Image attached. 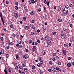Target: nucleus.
Wrapping results in <instances>:
<instances>
[{
    "label": "nucleus",
    "instance_id": "nucleus-46",
    "mask_svg": "<svg viewBox=\"0 0 74 74\" xmlns=\"http://www.w3.org/2000/svg\"><path fill=\"white\" fill-rule=\"evenodd\" d=\"M29 43H32V40H29Z\"/></svg>",
    "mask_w": 74,
    "mask_h": 74
},
{
    "label": "nucleus",
    "instance_id": "nucleus-28",
    "mask_svg": "<svg viewBox=\"0 0 74 74\" xmlns=\"http://www.w3.org/2000/svg\"><path fill=\"white\" fill-rule=\"evenodd\" d=\"M40 62V64H43V63H44V61H43V60H42Z\"/></svg>",
    "mask_w": 74,
    "mask_h": 74
},
{
    "label": "nucleus",
    "instance_id": "nucleus-38",
    "mask_svg": "<svg viewBox=\"0 0 74 74\" xmlns=\"http://www.w3.org/2000/svg\"><path fill=\"white\" fill-rule=\"evenodd\" d=\"M8 71H9V72H11V71H12V69H11L9 68L8 69Z\"/></svg>",
    "mask_w": 74,
    "mask_h": 74
},
{
    "label": "nucleus",
    "instance_id": "nucleus-2",
    "mask_svg": "<svg viewBox=\"0 0 74 74\" xmlns=\"http://www.w3.org/2000/svg\"><path fill=\"white\" fill-rule=\"evenodd\" d=\"M0 16L1 21L3 23V25H4V19H3V16H2V13H1V12H0Z\"/></svg>",
    "mask_w": 74,
    "mask_h": 74
},
{
    "label": "nucleus",
    "instance_id": "nucleus-42",
    "mask_svg": "<svg viewBox=\"0 0 74 74\" xmlns=\"http://www.w3.org/2000/svg\"><path fill=\"white\" fill-rule=\"evenodd\" d=\"M6 48L7 49H10V47L9 46H6Z\"/></svg>",
    "mask_w": 74,
    "mask_h": 74
},
{
    "label": "nucleus",
    "instance_id": "nucleus-54",
    "mask_svg": "<svg viewBox=\"0 0 74 74\" xmlns=\"http://www.w3.org/2000/svg\"><path fill=\"white\" fill-rule=\"evenodd\" d=\"M56 70H57V71L59 70V67H56Z\"/></svg>",
    "mask_w": 74,
    "mask_h": 74
},
{
    "label": "nucleus",
    "instance_id": "nucleus-29",
    "mask_svg": "<svg viewBox=\"0 0 74 74\" xmlns=\"http://www.w3.org/2000/svg\"><path fill=\"white\" fill-rule=\"evenodd\" d=\"M16 36V35H15V34H14V33H13L12 34V36L13 37H15Z\"/></svg>",
    "mask_w": 74,
    "mask_h": 74
},
{
    "label": "nucleus",
    "instance_id": "nucleus-63",
    "mask_svg": "<svg viewBox=\"0 0 74 74\" xmlns=\"http://www.w3.org/2000/svg\"><path fill=\"white\" fill-rule=\"evenodd\" d=\"M68 60H71V57H69L68 58Z\"/></svg>",
    "mask_w": 74,
    "mask_h": 74
},
{
    "label": "nucleus",
    "instance_id": "nucleus-6",
    "mask_svg": "<svg viewBox=\"0 0 74 74\" xmlns=\"http://www.w3.org/2000/svg\"><path fill=\"white\" fill-rule=\"evenodd\" d=\"M14 16L15 18H18V14L17 13H15L14 14Z\"/></svg>",
    "mask_w": 74,
    "mask_h": 74
},
{
    "label": "nucleus",
    "instance_id": "nucleus-57",
    "mask_svg": "<svg viewBox=\"0 0 74 74\" xmlns=\"http://www.w3.org/2000/svg\"><path fill=\"white\" fill-rule=\"evenodd\" d=\"M15 5H18V2H16L15 3Z\"/></svg>",
    "mask_w": 74,
    "mask_h": 74
},
{
    "label": "nucleus",
    "instance_id": "nucleus-45",
    "mask_svg": "<svg viewBox=\"0 0 74 74\" xmlns=\"http://www.w3.org/2000/svg\"><path fill=\"white\" fill-rule=\"evenodd\" d=\"M41 11V8H40L38 10V11H39V12H40Z\"/></svg>",
    "mask_w": 74,
    "mask_h": 74
},
{
    "label": "nucleus",
    "instance_id": "nucleus-7",
    "mask_svg": "<svg viewBox=\"0 0 74 74\" xmlns=\"http://www.w3.org/2000/svg\"><path fill=\"white\" fill-rule=\"evenodd\" d=\"M51 70L52 71L54 72L56 70V69L55 67H53L51 68Z\"/></svg>",
    "mask_w": 74,
    "mask_h": 74
},
{
    "label": "nucleus",
    "instance_id": "nucleus-14",
    "mask_svg": "<svg viewBox=\"0 0 74 74\" xmlns=\"http://www.w3.org/2000/svg\"><path fill=\"white\" fill-rule=\"evenodd\" d=\"M67 66L69 67H70L71 66V64L70 63H68L67 64Z\"/></svg>",
    "mask_w": 74,
    "mask_h": 74
},
{
    "label": "nucleus",
    "instance_id": "nucleus-43",
    "mask_svg": "<svg viewBox=\"0 0 74 74\" xmlns=\"http://www.w3.org/2000/svg\"><path fill=\"white\" fill-rule=\"evenodd\" d=\"M69 6L70 7H73V5H72V4H71V3H70L69 4Z\"/></svg>",
    "mask_w": 74,
    "mask_h": 74
},
{
    "label": "nucleus",
    "instance_id": "nucleus-24",
    "mask_svg": "<svg viewBox=\"0 0 74 74\" xmlns=\"http://www.w3.org/2000/svg\"><path fill=\"white\" fill-rule=\"evenodd\" d=\"M9 56L8 54H6V58H8V57H9Z\"/></svg>",
    "mask_w": 74,
    "mask_h": 74
},
{
    "label": "nucleus",
    "instance_id": "nucleus-55",
    "mask_svg": "<svg viewBox=\"0 0 74 74\" xmlns=\"http://www.w3.org/2000/svg\"><path fill=\"white\" fill-rule=\"evenodd\" d=\"M48 70L49 71V72H51V69H49Z\"/></svg>",
    "mask_w": 74,
    "mask_h": 74
},
{
    "label": "nucleus",
    "instance_id": "nucleus-27",
    "mask_svg": "<svg viewBox=\"0 0 74 74\" xmlns=\"http://www.w3.org/2000/svg\"><path fill=\"white\" fill-rule=\"evenodd\" d=\"M62 19H61V18H59L58 19V21L60 22H62Z\"/></svg>",
    "mask_w": 74,
    "mask_h": 74
},
{
    "label": "nucleus",
    "instance_id": "nucleus-48",
    "mask_svg": "<svg viewBox=\"0 0 74 74\" xmlns=\"http://www.w3.org/2000/svg\"><path fill=\"white\" fill-rule=\"evenodd\" d=\"M40 74H43V72L41 71H40Z\"/></svg>",
    "mask_w": 74,
    "mask_h": 74
},
{
    "label": "nucleus",
    "instance_id": "nucleus-18",
    "mask_svg": "<svg viewBox=\"0 0 74 74\" xmlns=\"http://www.w3.org/2000/svg\"><path fill=\"white\" fill-rule=\"evenodd\" d=\"M51 59L52 60H53V61H55V60H56L55 58H54V57H52Z\"/></svg>",
    "mask_w": 74,
    "mask_h": 74
},
{
    "label": "nucleus",
    "instance_id": "nucleus-8",
    "mask_svg": "<svg viewBox=\"0 0 74 74\" xmlns=\"http://www.w3.org/2000/svg\"><path fill=\"white\" fill-rule=\"evenodd\" d=\"M66 52H67L66 50H63V54H64V55H66Z\"/></svg>",
    "mask_w": 74,
    "mask_h": 74
},
{
    "label": "nucleus",
    "instance_id": "nucleus-26",
    "mask_svg": "<svg viewBox=\"0 0 74 74\" xmlns=\"http://www.w3.org/2000/svg\"><path fill=\"white\" fill-rule=\"evenodd\" d=\"M29 3L30 4H32V0H29Z\"/></svg>",
    "mask_w": 74,
    "mask_h": 74
},
{
    "label": "nucleus",
    "instance_id": "nucleus-19",
    "mask_svg": "<svg viewBox=\"0 0 74 74\" xmlns=\"http://www.w3.org/2000/svg\"><path fill=\"white\" fill-rule=\"evenodd\" d=\"M10 28H11V29H13V27H14V26L12 24L10 25Z\"/></svg>",
    "mask_w": 74,
    "mask_h": 74
},
{
    "label": "nucleus",
    "instance_id": "nucleus-58",
    "mask_svg": "<svg viewBox=\"0 0 74 74\" xmlns=\"http://www.w3.org/2000/svg\"><path fill=\"white\" fill-rule=\"evenodd\" d=\"M32 23H34V21L33 20H32Z\"/></svg>",
    "mask_w": 74,
    "mask_h": 74
},
{
    "label": "nucleus",
    "instance_id": "nucleus-13",
    "mask_svg": "<svg viewBox=\"0 0 74 74\" xmlns=\"http://www.w3.org/2000/svg\"><path fill=\"white\" fill-rule=\"evenodd\" d=\"M52 34H53L54 36H56V32H52Z\"/></svg>",
    "mask_w": 74,
    "mask_h": 74
},
{
    "label": "nucleus",
    "instance_id": "nucleus-51",
    "mask_svg": "<svg viewBox=\"0 0 74 74\" xmlns=\"http://www.w3.org/2000/svg\"><path fill=\"white\" fill-rule=\"evenodd\" d=\"M35 3V1L34 0H33L32 1V3H33V4H34Z\"/></svg>",
    "mask_w": 74,
    "mask_h": 74
},
{
    "label": "nucleus",
    "instance_id": "nucleus-15",
    "mask_svg": "<svg viewBox=\"0 0 74 74\" xmlns=\"http://www.w3.org/2000/svg\"><path fill=\"white\" fill-rule=\"evenodd\" d=\"M56 59L57 60H58L59 59V57L58 56H56Z\"/></svg>",
    "mask_w": 74,
    "mask_h": 74
},
{
    "label": "nucleus",
    "instance_id": "nucleus-64",
    "mask_svg": "<svg viewBox=\"0 0 74 74\" xmlns=\"http://www.w3.org/2000/svg\"><path fill=\"white\" fill-rule=\"evenodd\" d=\"M5 2H6V4H8V3H9L8 1H6Z\"/></svg>",
    "mask_w": 74,
    "mask_h": 74
},
{
    "label": "nucleus",
    "instance_id": "nucleus-44",
    "mask_svg": "<svg viewBox=\"0 0 74 74\" xmlns=\"http://www.w3.org/2000/svg\"><path fill=\"white\" fill-rule=\"evenodd\" d=\"M18 42L19 44H21V41H20L18 40Z\"/></svg>",
    "mask_w": 74,
    "mask_h": 74
},
{
    "label": "nucleus",
    "instance_id": "nucleus-30",
    "mask_svg": "<svg viewBox=\"0 0 74 74\" xmlns=\"http://www.w3.org/2000/svg\"><path fill=\"white\" fill-rule=\"evenodd\" d=\"M39 60L40 62H41V61L42 60H41V57H39Z\"/></svg>",
    "mask_w": 74,
    "mask_h": 74
},
{
    "label": "nucleus",
    "instance_id": "nucleus-34",
    "mask_svg": "<svg viewBox=\"0 0 74 74\" xmlns=\"http://www.w3.org/2000/svg\"><path fill=\"white\" fill-rule=\"evenodd\" d=\"M64 46L65 47H66L67 46V44H64Z\"/></svg>",
    "mask_w": 74,
    "mask_h": 74
},
{
    "label": "nucleus",
    "instance_id": "nucleus-33",
    "mask_svg": "<svg viewBox=\"0 0 74 74\" xmlns=\"http://www.w3.org/2000/svg\"><path fill=\"white\" fill-rule=\"evenodd\" d=\"M4 71L5 73V74H7V70H6V69H5L4 70Z\"/></svg>",
    "mask_w": 74,
    "mask_h": 74
},
{
    "label": "nucleus",
    "instance_id": "nucleus-11",
    "mask_svg": "<svg viewBox=\"0 0 74 74\" xmlns=\"http://www.w3.org/2000/svg\"><path fill=\"white\" fill-rule=\"evenodd\" d=\"M23 58H24L25 59H27L28 58V57H27V56L26 55L23 56Z\"/></svg>",
    "mask_w": 74,
    "mask_h": 74
},
{
    "label": "nucleus",
    "instance_id": "nucleus-31",
    "mask_svg": "<svg viewBox=\"0 0 74 74\" xmlns=\"http://www.w3.org/2000/svg\"><path fill=\"white\" fill-rule=\"evenodd\" d=\"M65 7L66 8V9H68V8H69V6L67 5H65Z\"/></svg>",
    "mask_w": 74,
    "mask_h": 74
},
{
    "label": "nucleus",
    "instance_id": "nucleus-62",
    "mask_svg": "<svg viewBox=\"0 0 74 74\" xmlns=\"http://www.w3.org/2000/svg\"><path fill=\"white\" fill-rule=\"evenodd\" d=\"M19 46V44L16 45V47H18Z\"/></svg>",
    "mask_w": 74,
    "mask_h": 74
},
{
    "label": "nucleus",
    "instance_id": "nucleus-25",
    "mask_svg": "<svg viewBox=\"0 0 74 74\" xmlns=\"http://www.w3.org/2000/svg\"><path fill=\"white\" fill-rule=\"evenodd\" d=\"M58 65H61L62 64L61 62H60V61H58Z\"/></svg>",
    "mask_w": 74,
    "mask_h": 74
},
{
    "label": "nucleus",
    "instance_id": "nucleus-41",
    "mask_svg": "<svg viewBox=\"0 0 74 74\" xmlns=\"http://www.w3.org/2000/svg\"><path fill=\"white\" fill-rule=\"evenodd\" d=\"M49 63L50 64H52V61H49Z\"/></svg>",
    "mask_w": 74,
    "mask_h": 74
},
{
    "label": "nucleus",
    "instance_id": "nucleus-37",
    "mask_svg": "<svg viewBox=\"0 0 74 74\" xmlns=\"http://www.w3.org/2000/svg\"><path fill=\"white\" fill-rule=\"evenodd\" d=\"M44 1L45 4H47V0H44Z\"/></svg>",
    "mask_w": 74,
    "mask_h": 74
},
{
    "label": "nucleus",
    "instance_id": "nucleus-35",
    "mask_svg": "<svg viewBox=\"0 0 74 74\" xmlns=\"http://www.w3.org/2000/svg\"><path fill=\"white\" fill-rule=\"evenodd\" d=\"M34 69H35V66H34L33 65V66H32V69L33 70H34Z\"/></svg>",
    "mask_w": 74,
    "mask_h": 74
},
{
    "label": "nucleus",
    "instance_id": "nucleus-53",
    "mask_svg": "<svg viewBox=\"0 0 74 74\" xmlns=\"http://www.w3.org/2000/svg\"><path fill=\"white\" fill-rule=\"evenodd\" d=\"M63 30H64V32H66V31L67 30V29H66L65 28H64Z\"/></svg>",
    "mask_w": 74,
    "mask_h": 74
},
{
    "label": "nucleus",
    "instance_id": "nucleus-36",
    "mask_svg": "<svg viewBox=\"0 0 74 74\" xmlns=\"http://www.w3.org/2000/svg\"><path fill=\"white\" fill-rule=\"evenodd\" d=\"M20 69H23V67L22 66H19Z\"/></svg>",
    "mask_w": 74,
    "mask_h": 74
},
{
    "label": "nucleus",
    "instance_id": "nucleus-56",
    "mask_svg": "<svg viewBox=\"0 0 74 74\" xmlns=\"http://www.w3.org/2000/svg\"><path fill=\"white\" fill-rule=\"evenodd\" d=\"M62 10H63V12H64V11H65V8H63Z\"/></svg>",
    "mask_w": 74,
    "mask_h": 74
},
{
    "label": "nucleus",
    "instance_id": "nucleus-52",
    "mask_svg": "<svg viewBox=\"0 0 74 74\" xmlns=\"http://www.w3.org/2000/svg\"><path fill=\"white\" fill-rule=\"evenodd\" d=\"M33 49L34 50H36V47H35V46H34L33 47Z\"/></svg>",
    "mask_w": 74,
    "mask_h": 74
},
{
    "label": "nucleus",
    "instance_id": "nucleus-5",
    "mask_svg": "<svg viewBox=\"0 0 74 74\" xmlns=\"http://www.w3.org/2000/svg\"><path fill=\"white\" fill-rule=\"evenodd\" d=\"M61 37L62 38L65 39L66 38V36L64 34H62L61 35Z\"/></svg>",
    "mask_w": 74,
    "mask_h": 74
},
{
    "label": "nucleus",
    "instance_id": "nucleus-50",
    "mask_svg": "<svg viewBox=\"0 0 74 74\" xmlns=\"http://www.w3.org/2000/svg\"><path fill=\"white\" fill-rule=\"evenodd\" d=\"M18 66H16L15 67V69L16 70H18Z\"/></svg>",
    "mask_w": 74,
    "mask_h": 74
},
{
    "label": "nucleus",
    "instance_id": "nucleus-23",
    "mask_svg": "<svg viewBox=\"0 0 74 74\" xmlns=\"http://www.w3.org/2000/svg\"><path fill=\"white\" fill-rule=\"evenodd\" d=\"M43 55H45V50L43 51Z\"/></svg>",
    "mask_w": 74,
    "mask_h": 74
},
{
    "label": "nucleus",
    "instance_id": "nucleus-10",
    "mask_svg": "<svg viewBox=\"0 0 74 74\" xmlns=\"http://www.w3.org/2000/svg\"><path fill=\"white\" fill-rule=\"evenodd\" d=\"M25 29V30H28L29 29V26H25V27H24Z\"/></svg>",
    "mask_w": 74,
    "mask_h": 74
},
{
    "label": "nucleus",
    "instance_id": "nucleus-21",
    "mask_svg": "<svg viewBox=\"0 0 74 74\" xmlns=\"http://www.w3.org/2000/svg\"><path fill=\"white\" fill-rule=\"evenodd\" d=\"M41 64H40V63H38L37 64V66L38 67H40L41 66Z\"/></svg>",
    "mask_w": 74,
    "mask_h": 74
},
{
    "label": "nucleus",
    "instance_id": "nucleus-32",
    "mask_svg": "<svg viewBox=\"0 0 74 74\" xmlns=\"http://www.w3.org/2000/svg\"><path fill=\"white\" fill-rule=\"evenodd\" d=\"M15 8L16 10H17L18 8V6H15Z\"/></svg>",
    "mask_w": 74,
    "mask_h": 74
},
{
    "label": "nucleus",
    "instance_id": "nucleus-1",
    "mask_svg": "<svg viewBox=\"0 0 74 74\" xmlns=\"http://www.w3.org/2000/svg\"><path fill=\"white\" fill-rule=\"evenodd\" d=\"M45 38L46 41H47V45H52V42L49 40V36L47 35L45 37Z\"/></svg>",
    "mask_w": 74,
    "mask_h": 74
},
{
    "label": "nucleus",
    "instance_id": "nucleus-47",
    "mask_svg": "<svg viewBox=\"0 0 74 74\" xmlns=\"http://www.w3.org/2000/svg\"><path fill=\"white\" fill-rule=\"evenodd\" d=\"M31 34L32 36H34V32H32L31 33Z\"/></svg>",
    "mask_w": 74,
    "mask_h": 74
},
{
    "label": "nucleus",
    "instance_id": "nucleus-39",
    "mask_svg": "<svg viewBox=\"0 0 74 74\" xmlns=\"http://www.w3.org/2000/svg\"><path fill=\"white\" fill-rule=\"evenodd\" d=\"M0 39L1 41L4 40V38H3V37H1Z\"/></svg>",
    "mask_w": 74,
    "mask_h": 74
},
{
    "label": "nucleus",
    "instance_id": "nucleus-61",
    "mask_svg": "<svg viewBox=\"0 0 74 74\" xmlns=\"http://www.w3.org/2000/svg\"><path fill=\"white\" fill-rule=\"evenodd\" d=\"M37 32L38 33H40V29H38L37 30Z\"/></svg>",
    "mask_w": 74,
    "mask_h": 74
},
{
    "label": "nucleus",
    "instance_id": "nucleus-49",
    "mask_svg": "<svg viewBox=\"0 0 74 74\" xmlns=\"http://www.w3.org/2000/svg\"><path fill=\"white\" fill-rule=\"evenodd\" d=\"M47 5L48 6V7H49V2H48L47 3Z\"/></svg>",
    "mask_w": 74,
    "mask_h": 74
},
{
    "label": "nucleus",
    "instance_id": "nucleus-3",
    "mask_svg": "<svg viewBox=\"0 0 74 74\" xmlns=\"http://www.w3.org/2000/svg\"><path fill=\"white\" fill-rule=\"evenodd\" d=\"M18 73L21 74H25V72L22 70L21 71V70H19L18 71Z\"/></svg>",
    "mask_w": 74,
    "mask_h": 74
},
{
    "label": "nucleus",
    "instance_id": "nucleus-17",
    "mask_svg": "<svg viewBox=\"0 0 74 74\" xmlns=\"http://www.w3.org/2000/svg\"><path fill=\"white\" fill-rule=\"evenodd\" d=\"M10 45H13V43L11 42H10L9 43Z\"/></svg>",
    "mask_w": 74,
    "mask_h": 74
},
{
    "label": "nucleus",
    "instance_id": "nucleus-59",
    "mask_svg": "<svg viewBox=\"0 0 74 74\" xmlns=\"http://www.w3.org/2000/svg\"><path fill=\"white\" fill-rule=\"evenodd\" d=\"M3 30L4 32H6V29L3 28Z\"/></svg>",
    "mask_w": 74,
    "mask_h": 74
},
{
    "label": "nucleus",
    "instance_id": "nucleus-40",
    "mask_svg": "<svg viewBox=\"0 0 74 74\" xmlns=\"http://www.w3.org/2000/svg\"><path fill=\"white\" fill-rule=\"evenodd\" d=\"M70 27L72 28L73 27V24H70L69 25Z\"/></svg>",
    "mask_w": 74,
    "mask_h": 74
},
{
    "label": "nucleus",
    "instance_id": "nucleus-20",
    "mask_svg": "<svg viewBox=\"0 0 74 74\" xmlns=\"http://www.w3.org/2000/svg\"><path fill=\"white\" fill-rule=\"evenodd\" d=\"M53 56H56V53H53Z\"/></svg>",
    "mask_w": 74,
    "mask_h": 74
},
{
    "label": "nucleus",
    "instance_id": "nucleus-60",
    "mask_svg": "<svg viewBox=\"0 0 74 74\" xmlns=\"http://www.w3.org/2000/svg\"><path fill=\"white\" fill-rule=\"evenodd\" d=\"M9 24H12V22L10 21H9Z\"/></svg>",
    "mask_w": 74,
    "mask_h": 74
},
{
    "label": "nucleus",
    "instance_id": "nucleus-9",
    "mask_svg": "<svg viewBox=\"0 0 74 74\" xmlns=\"http://www.w3.org/2000/svg\"><path fill=\"white\" fill-rule=\"evenodd\" d=\"M35 11H33L32 12H31L30 13V15H34V14H35Z\"/></svg>",
    "mask_w": 74,
    "mask_h": 74
},
{
    "label": "nucleus",
    "instance_id": "nucleus-12",
    "mask_svg": "<svg viewBox=\"0 0 74 74\" xmlns=\"http://www.w3.org/2000/svg\"><path fill=\"white\" fill-rule=\"evenodd\" d=\"M24 70L25 73H27V68H25L24 69Z\"/></svg>",
    "mask_w": 74,
    "mask_h": 74
},
{
    "label": "nucleus",
    "instance_id": "nucleus-4",
    "mask_svg": "<svg viewBox=\"0 0 74 74\" xmlns=\"http://www.w3.org/2000/svg\"><path fill=\"white\" fill-rule=\"evenodd\" d=\"M4 50L3 49H2L1 51H0V55H2V54H4Z\"/></svg>",
    "mask_w": 74,
    "mask_h": 74
},
{
    "label": "nucleus",
    "instance_id": "nucleus-16",
    "mask_svg": "<svg viewBox=\"0 0 74 74\" xmlns=\"http://www.w3.org/2000/svg\"><path fill=\"white\" fill-rule=\"evenodd\" d=\"M23 20L24 21H26V17H23Z\"/></svg>",
    "mask_w": 74,
    "mask_h": 74
},
{
    "label": "nucleus",
    "instance_id": "nucleus-22",
    "mask_svg": "<svg viewBox=\"0 0 74 74\" xmlns=\"http://www.w3.org/2000/svg\"><path fill=\"white\" fill-rule=\"evenodd\" d=\"M68 13H69V10H67L66 11L65 14H66V15H68Z\"/></svg>",
    "mask_w": 74,
    "mask_h": 74
}]
</instances>
